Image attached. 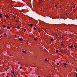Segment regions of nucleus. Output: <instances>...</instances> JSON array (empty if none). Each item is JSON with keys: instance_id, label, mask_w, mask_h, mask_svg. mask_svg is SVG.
I'll return each instance as SVG.
<instances>
[{"instance_id": "obj_1", "label": "nucleus", "mask_w": 77, "mask_h": 77, "mask_svg": "<svg viewBox=\"0 0 77 77\" xmlns=\"http://www.w3.org/2000/svg\"><path fill=\"white\" fill-rule=\"evenodd\" d=\"M73 47V45H71L70 46H69V48H71Z\"/></svg>"}, {"instance_id": "obj_2", "label": "nucleus", "mask_w": 77, "mask_h": 77, "mask_svg": "<svg viewBox=\"0 0 77 77\" xmlns=\"http://www.w3.org/2000/svg\"><path fill=\"white\" fill-rule=\"evenodd\" d=\"M5 16L6 18H9V16H8V15H5Z\"/></svg>"}, {"instance_id": "obj_3", "label": "nucleus", "mask_w": 77, "mask_h": 77, "mask_svg": "<svg viewBox=\"0 0 77 77\" xmlns=\"http://www.w3.org/2000/svg\"><path fill=\"white\" fill-rule=\"evenodd\" d=\"M42 3V0H39V3L40 5L41 4V3Z\"/></svg>"}, {"instance_id": "obj_4", "label": "nucleus", "mask_w": 77, "mask_h": 77, "mask_svg": "<svg viewBox=\"0 0 77 77\" xmlns=\"http://www.w3.org/2000/svg\"><path fill=\"white\" fill-rule=\"evenodd\" d=\"M19 40L20 41H22L23 40L22 38H19Z\"/></svg>"}, {"instance_id": "obj_5", "label": "nucleus", "mask_w": 77, "mask_h": 77, "mask_svg": "<svg viewBox=\"0 0 77 77\" xmlns=\"http://www.w3.org/2000/svg\"><path fill=\"white\" fill-rule=\"evenodd\" d=\"M6 27H7V26H6L5 25H4L3 26V28H6Z\"/></svg>"}, {"instance_id": "obj_6", "label": "nucleus", "mask_w": 77, "mask_h": 77, "mask_svg": "<svg viewBox=\"0 0 77 77\" xmlns=\"http://www.w3.org/2000/svg\"><path fill=\"white\" fill-rule=\"evenodd\" d=\"M2 14H0V18H2Z\"/></svg>"}, {"instance_id": "obj_7", "label": "nucleus", "mask_w": 77, "mask_h": 77, "mask_svg": "<svg viewBox=\"0 0 77 77\" xmlns=\"http://www.w3.org/2000/svg\"><path fill=\"white\" fill-rule=\"evenodd\" d=\"M72 7L74 9V8H75V5H73V6H72Z\"/></svg>"}, {"instance_id": "obj_8", "label": "nucleus", "mask_w": 77, "mask_h": 77, "mask_svg": "<svg viewBox=\"0 0 77 77\" xmlns=\"http://www.w3.org/2000/svg\"><path fill=\"white\" fill-rule=\"evenodd\" d=\"M63 65L65 66H66V65H67V64L66 63H63Z\"/></svg>"}, {"instance_id": "obj_9", "label": "nucleus", "mask_w": 77, "mask_h": 77, "mask_svg": "<svg viewBox=\"0 0 77 77\" xmlns=\"http://www.w3.org/2000/svg\"><path fill=\"white\" fill-rule=\"evenodd\" d=\"M33 29H34V30H37V29H36L35 27H34V28H33Z\"/></svg>"}, {"instance_id": "obj_10", "label": "nucleus", "mask_w": 77, "mask_h": 77, "mask_svg": "<svg viewBox=\"0 0 77 77\" xmlns=\"http://www.w3.org/2000/svg\"><path fill=\"white\" fill-rule=\"evenodd\" d=\"M63 47L64 46V45H63V44H60Z\"/></svg>"}, {"instance_id": "obj_11", "label": "nucleus", "mask_w": 77, "mask_h": 77, "mask_svg": "<svg viewBox=\"0 0 77 77\" xmlns=\"http://www.w3.org/2000/svg\"><path fill=\"white\" fill-rule=\"evenodd\" d=\"M29 26H31L32 27L33 26V25L32 24H29Z\"/></svg>"}, {"instance_id": "obj_12", "label": "nucleus", "mask_w": 77, "mask_h": 77, "mask_svg": "<svg viewBox=\"0 0 77 77\" xmlns=\"http://www.w3.org/2000/svg\"><path fill=\"white\" fill-rule=\"evenodd\" d=\"M34 40H35V41H37V39L35 38H34Z\"/></svg>"}, {"instance_id": "obj_13", "label": "nucleus", "mask_w": 77, "mask_h": 77, "mask_svg": "<svg viewBox=\"0 0 77 77\" xmlns=\"http://www.w3.org/2000/svg\"><path fill=\"white\" fill-rule=\"evenodd\" d=\"M17 29H20V27L19 26H17Z\"/></svg>"}, {"instance_id": "obj_14", "label": "nucleus", "mask_w": 77, "mask_h": 77, "mask_svg": "<svg viewBox=\"0 0 77 77\" xmlns=\"http://www.w3.org/2000/svg\"><path fill=\"white\" fill-rule=\"evenodd\" d=\"M23 31H24V32H26V29H23Z\"/></svg>"}, {"instance_id": "obj_15", "label": "nucleus", "mask_w": 77, "mask_h": 77, "mask_svg": "<svg viewBox=\"0 0 77 77\" xmlns=\"http://www.w3.org/2000/svg\"><path fill=\"white\" fill-rule=\"evenodd\" d=\"M69 14V13H66V15H68Z\"/></svg>"}, {"instance_id": "obj_16", "label": "nucleus", "mask_w": 77, "mask_h": 77, "mask_svg": "<svg viewBox=\"0 0 77 77\" xmlns=\"http://www.w3.org/2000/svg\"><path fill=\"white\" fill-rule=\"evenodd\" d=\"M7 29H10V27H9V26H8V27H7Z\"/></svg>"}, {"instance_id": "obj_17", "label": "nucleus", "mask_w": 77, "mask_h": 77, "mask_svg": "<svg viewBox=\"0 0 77 77\" xmlns=\"http://www.w3.org/2000/svg\"><path fill=\"white\" fill-rule=\"evenodd\" d=\"M59 38H62V37L61 36H59V37H58Z\"/></svg>"}, {"instance_id": "obj_18", "label": "nucleus", "mask_w": 77, "mask_h": 77, "mask_svg": "<svg viewBox=\"0 0 77 77\" xmlns=\"http://www.w3.org/2000/svg\"><path fill=\"white\" fill-rule=\"evenodd\" d=\"M56 53H58V50H56Z\"/></svg>"}, {"instance_id": "obj_19", "label": "nucleus", "mask_w": 77, "mask_h": 77, "mask_svg": "<svg viewBox=\"0 0 77 77\" xmlns=\"http://www.w3.org/2000/svg\"><path fill=\"white\" fill-rule=\"evenodd\" d=\"M61 52H64V51H63V49H62V50H61Z\"/></svg>"}, {"instance_id": "obj_20", "label": "nucleus", "mask_w": 77, "mask_h": 77, "mask_svg": "<svg viewBox=\"0 0 77 77\" xmlns=\"http://www.w3.org/2000/svg\"><path fill=\"white\" fill-rule=\"evenodd\" d=\"M22 66H21L20 67V69H22Z\"/></svg>"}, {"instance_id": "obj_21", "label": "nucleus", "mask_w": 77, "mask_h": 77, "mask_svg": "<svg viewBox=\"0 0 77 77\" xmlns=\"http://www.w3.org/2000/svg\"><path fill=\"white\" fill-rule=\"evenodd\" d=\"M45 62H47V59H45Z\"/></svg>"}, {"instance_id": "obj_22", "label": "nucleus", "mask_w": 77, "mask_h": 77, "mask_svg": "<svg viewBox=\"0 0 77 77\" xmlns=\"http://www.w3.org/2000/svg\"><path fill=\"white\" fill-rule=\"evenodd\" d=\"M57 65H59V63H57Z\"/></svg>"}, {"instance_id": "obj_23", "label": "nucleus", "mask_w": 77, "mask_h": 77, "mask_svg": "<svg viewBox=\"0 0 77 77\" xmlns=\"http://www.w3.org/2000/svg\"><path fill=\"white\" fill-rule=\"evenodd\" d=\"M51 41H54V39L53 38H52L51 39Z\"/></svg>"}, {"instance_id": "obj_24", "label": "nucleus", "mask_w": 77, "mask_h": 77, "mask_svg": "<svg viewBox=\"0 0 77 77\" xmlns=\"http://www.w3.org/2000/svg\"><path fill=\"white\" fill-rule=\"evenodd\" d=\"M55 7H57V5H55Z\"/></svg>"}, {"instance_id": "obj_25", "label": "nucleus", "mask_w": 77, "mask_h": 77, "mask_svg": "<svg viewBox=\"0 0 77 77\" xmlns=\"http://www.w3.org/2000/svg\"><path fill=\"white\" fill-rule=\"evenodd\" d=\"M22 52H23V53H24L25 52V51H22Z\"/></svg>"}, {"instance_id": "obj_26", "label": "nucleus", "mask_w": 77, "mask_h": 77, "mask_svg": "<svg viewBox=\"0 0 77 77\" xmlns=\"http://www.w3.org/2000/svg\"><path fill=\"white\" fill-rule=\"evenodd\" d=\"M13 18H14V19H16V17H13Z\"/></svg>"}, {"instance_id": "obj_27", "label": "nucleus", "mask_w": 77, "mask_h": 77, "mask_svg": "<svg viewBox=\"0 0 77 77\" xmlns=\"http://www.w3.org/2000/svg\"><path fill=\"white\" fill-rule=\"evenodd\" d=\"M4 34H5V36L6 35H7V34L5 33Z\"/></svg>"}, {"instance_id": "obj_28", "label": "nucleus", "mask_w": 77, "mask_h": 77, "mask_svg": "<svg viewBox=\"0 0 77 77\" xmlns=\"http://www.w3.org/2000/svg\"><path fill=\"white\" fill-rule=\"evenodd\" d=\"M4 22H6V20H4Z\"/></svg>"}, {"instance_id": "obj_29", "label": "nucleus", "mask_w": 77, "mask_h": 77, "mask_svg": "<svg viewBox=\"0 0 77 77\" xmlns=\"http://www.w3.org/2000/svg\"><path fill=\"white\" fill-rule=\"evenodd\" d=\"M16 23L18 22V21H17V20H16Z\"/></svg>"}, {"instance_id": "obj_30", "label": "nucleus", "mask_w": 77, "mask_h": 77, "mask_svg": "<svg viewBox=\"0 0 77 77\" xmlns=\"http://www.w3.org/2000/svg\"><path fill=\"white\" fill-rule=\"evenodd\" d=\"M13 74L15 76H16V75L14 74V73H13Z\"/></svg>"}, {"instance_id": "obj_31", "label": "nucleus", "mask_w": 77, "mask_h": 77, "mask_svg": "<svg viewBox=\"0 0 77 77\" xmlns=\"http://www.w3.org/2000/svg\"><path fill=\"white\" fill-rule=\"evenodd\" d=\"M12 74H14V72H12Z\"/></svg>"}, {"instance_id": "obj_32", "label": "nucleus", "mask_w": 77, "mask_h": 77, "mask_svg": "<svg viewBox=\"0 0 77 77\" xmlns=\"http://www.w3.org/2000/svg\"><path fill=\"white\" fill-rule=\"evenodd\" d=\"M76 46L75 45H74V47H76Z\"/></svg>"}, {"instance_id": "obj_33", "label": "nucleus", "mask_w": 77, "mask_h": 77, "mask_svg": "<svg viewBox=\"0 0 77 77\" xmlns=\"http://www.w3.org/2000/svg\"><path fill=\"white\" fill-rule=\"evenodd\" d=\"M38 77H40V76H39V75H38Z\"/></svg>"}, {"instance_id": "obj_34", "label": "nucleus", "mask_w": 77, "mask_h": 77, "mask_svg": "<svg viewBox=\"0 0 77 77\" xmlns=\"http://www.w3.org/2000/svg\"><path fill=\"white\" fill-rule=\"evenodd\" d=\"M76 75H77V73H76Z\"/></svg>"}, {"instance_id": "obj_35", "label": "nucleus", "mask_w": 77, "mask_h": 77, "mask_svg": "<svg viewBox=\"0 0 77 77\" xmlns=\"http://www.w3.org/2000/svg\"><path fill=\"white\" fill-rule=\"evenodd\" d=\"M8 77V76H6V77Z\"/></svg>"}, {"instance_id": "obj_36", "label": "nucleus", "mask_w": 77, "mask_h": 77, "mask_svg": "<svg viewBox=\"0 0 77 77\" xmlns=\"http://www.w3.org/2000/svg\"><path fill=\"white\" fill-rule=\"evenodd\" d=\"M76 47H75V48H76Z\"/></svg>"}, {"instance_id": "obj_37", "label": "nucleus", "mask_w": 77, "mask_h": 77, "mask_svg": "<svg viewBox=\"0 0 77 77\" xmlns=\"http://www.w3.org/2000/svg\"><path fill=\"white\" fill-rule=\"evenodd\" d=\"M1 38V36H0V38Z\"/></svg>"}, {"instance_id": "obj_38", "label": "nucleus", "mask_w": 77, "mask_h": 77, "mask_svg": "<svg viewBox=\"0 0 77 77\" xmlns=\"http://www.w3.org/2000/svg\"><path fill=\"white\" fill-rule=\"evenodd\" d=\"M19 22H20V21H18Z\"/></svg>"}, {"instance_id": "obj_39", "label": "nucleus", "mask_w": 77, "mask_h": 77, "mask_svg": "<svg viewBox=\"0 0 77 77\" xmlns=\"http://www.w3.org/2000/svg\"><path fill=\"white\" fill-rule=\"evenodd\" d=\"M25 53H26V52H25Z\"/></svg>"}, {"instance_id": "obj_40", "label": "nucleus", "mask_w": 77, "mask_h": 77, "mask_svg": "<svg viewBox=\"0 0 77 77\" xmlns=\"http://www.w3.org/2000/svg\"><path fill=\"white\" fill-rule=\"evenodd\" d=\"M17 70H18V71H19V69H17Z\"/></svg>"}, {"instance_id": "obj_41", "label": "nucleus", "mask_w": 77, "mask_h": 77, "mask_svg": "<svg viewBox=\"0 0 77 77\" xmlns=\"http://www.w3.org/2000/svg\"><path fill=\"white\" fill-rule=\"evenodd\" d=\"M49 77H51V76H49Z\"/></svg>"}, {"instance_id": "obj_42", "label": "nucleus", "mask_w": 77, "mask_h": 77, "mask_svg": "<svg viewBox=\"0 0 77 77\" xmlns=\"http://www.w3.org/2000/svg\"><path fill=\"white\" fill-rule=\"evenodd\" d=\"M76 77H77V76H76Z\"/></svg>"}]
</instances>
